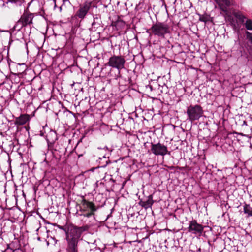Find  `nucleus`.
Instances as JSON below:
<instances>
[{"label": "nucleus", "mask_w": 252, "mask_h": 252, "mask_svg": "<svg viewBox=\"0 0 252 252\" xmlns=\"http://www.w3.org/2000/svg\"><path fill=\"white\" fill-rule=\"evenodd\" d=\"M153 34L164 38L165 35L170 32L169 25L163 22H158L152 25L150 29Z\"/></svg>", "instance_id": "f257e3e1"}, {"label": "nucleus", "mask_w": 252, "mask_h": 252, "mask_svg": "<svg viewBox=\"0 0 252 252\" xmlns=\"http://www.w3.org/2000/svg\"><path fill=\"white\" fill-rule=\"evenodd\" d=\"M203 108L199 105H190L187 109L188 119L192 122L198 120L203 115Z\"/></svg>", "instance_id": "f03ea898"}, {"label": "nucleus", "mask_w": 252, "mask_h": 252, "mask_svg": "<svg viewBox=\"0 0 252 252\" xmlns=\"http://www.w3.org/2000/svg\"><path fill=\"white\" fill-rule=\"evenodd\" d=\"M65 239L67 242L66 252H78V244L80 238L72 234L70 231L66 232Z\"/></svg>", "instance_id": "7ed1b4c3"}, {"label": "nucleus", "mask_w": 252, "mask_h": 252, "mask_svg": "<svg viewBox=\"0 0 252 252\" xmlns=\"http://www.w3.org/2000/svg\"><path fill=\"white\" fill-rule=\"evenodd\" d=\"M33 17V14L25 11L15 24L14 29L19 31L23 27L32 24Z\"/></svg>", "instance_id": "20e7f679"}, {"label": "nucleus", "mask_w": 252, "mask_h": 252, "mask_svg": "<svg viewBox=\"0 0 252 252\" xmlns=\"http://www.w3.org/2000/svg\"><path fill=\"white\" fill-rule=\"evenodd\" d=\"M126 61L121 56H113L110 57L108 62V65L112 67L121 70L124 68Z\"/></svg>", "instance_id": "39448f33"}, {"label": "nucleus", "mask_w": 252, "mask_h": 252, "mask_svg": "<svg viewBox=\"0 0 252 252\" xmlns=\"http://www.w3.org/2000/svg\"><path fill=\"white\" fill-rule=\"evenodd\" d=\"M204 226L198 223L196 220H193L189 222V225L187 228L189 232L198 235L200 236L203 231Z\"/></svg>", "instance_id": "423d86ee"}, {"label": "nucleus", "mask_w": 252, "mask_h": 252, "mask_svg": "<svg viewBox=\"0 0 252 252\" xmlns=\"http://www.w3.org/2000/svg\"><path fill=\"white\" fill-rule=\"evenodd\" d=\"M91 5V1H85L83 4L79 5V9L74 16L80 19H83L90 10Z\"/></svg>", "instance_id": "0eeeda50"}, {"label": "nucleus", "mask_w": 252, "mask_h": 252, "mask_svg": "<svg viewBox=\"0 0 252 252\" xmlns=\"http://www.w3.org/2000/svg\"><path fill=\"white\" fill-rule=\"evenodd\" d=\"M151 150L154 154L157 156H164L166 155L168 152L167 147L160 143L158 144L152 143Z\"/></svg>", "instance_id": "6e6552de"}, {"label": "nucleus", "mask_w": 252, "mask_h": 252, "mask_svg": "<svg viewBox=\"0 0 252 252\" xmlns=\"http://www.w3.org/2000/svg\"><path fill=\"white\" fill-rule=\"evenodd\" d=\"M80 211L86 212L87 211H96L97 208L94 203L90 202L83 198L80 205Z\"/></svg>", "instance_id": "1a4fd4ad"}, {"label": "nucleus", "mask_w": 252, "mask_h": 252, "mask_svg": "<svg viewBox=\"0 0 252 252\" xmlns=\"http://www.w3.org/2000/svg\"><path fill=\"white\" fill-rule=\"evenodd\" d=\"M90 226L87 225L82 227L72 226L70 227V230L69 231L80 238L81 236L82 232L88 230Z\"/></svg>", "instance_id": "9d476101"}, {"label": "nucleus", "mask_w": 252, "mask_h": 252, "mask_svg": "<svg viewBox=\"0 0 252 252\" xmlns=\"http://www.w3.org/2000/svg\"><path fill=\"white\" fill-rule=\"evenodd\" d=\"M30 120V116L28 114H21L19 117L16 118L14 124L16 125L21 126L25 125Z\"/></svg>", "instance_id": "9b49d317"}, {"label": "nucleus", "mask_w": 252, "mask_h": 252, "mask_svg": "<svg viewBox=\"0 0 252 252\" xmlns=\"http://www.w3.org/2000/svg\"><path fill=\"white\" fill-rule=\"evenodd\" d=\"M153 203L154 200L152 195H149L146 200H140L139 202V205L146 209L151 208Z\"/></svg>", "instance_id": "f8f14e48"}, {"label": "nucleus", "mask_w": 252, "mask_h": 252, "mask_svg": "<svg viewBox=\"0 0 252 252\" xmlns=\"http://www.w3.org/2000/svg\"><path fill=\"white\" fill-rule=\"evenodd\" d=\"M102 166H98L96 168H92L90 171L94 172V175L97 179L103 178L105 176V172Z\"/></svg>", "instance_id": "ddd939ff"}, {"label": "nucleus", "mask_w": 252, "mask_h": 252, "mask_svg": "<svg viewBox=\"0 0 252 252\" xmlns=\"http://www.w3.org/2000/svg\"><path fill=\"white\" fill-rule=\"evenodd\" d=\"M233 15L241 23H244L247 20L246 17L241 12H234Z\"/></svg>", "instance_id": "4468645a"}, {"label": "nucleus", "mask_w": 252, "mask_h": 252, "mask_svg": "<svg viewBox=\"0 0 252 252\" xmlns=\"http://www.w3.org/2000/svg\"><path fill=\"white\" fill-rule=\"evenodd\" d=\"M243 208L244 212L247 214L248 217L252 216V207L249 204H245Z\"/></svg>", "instance_id": "2eb2a0df"}, {"label": "nucleus", "mask_w": 252, "mask_h": 252, "mask_svg": "<svg viewBox=\"0 0 252 252\" xmlns=\"http://www.w3.org/2000/svg\"><path fill=\"white\" fill-rule=\"evenodd\" d=\"M246 28L248 30H252V21L250 19H247L245 23Z\"/></svg>", "instance_id": "dca6fc26"}, {"label": "nucleus", "mask_w": 252, "mask_h": 252, "mask_svg": "<svg viewBox=\"0 0 252 252\" xmlns=\"http://www.w3.org/2000/svg\"><path fill=\"white\" fill-rule=\"evenodd\" d=\"M8 2L15 3L17 5L21 6L24 2V0H7Z\"/></svg>", "instance_id": "f3484780"}, {"label": "nucleus", "mask_w": 252, "mask_h": 252, "mask_svg": "<svg viewBox=\"0 0 252 252\" xmlns=\"http://www.w3.org/2000/svg\"><path fill=\"white\" fill-rule=\"evenodd\" d=\"M115 27V29L118 31L120 30V27L122 26H124V23L121 21H118L116 22L114 25H113Z\"/></svg>", "instance_id": "a211bd4d"}, {"label": "nucleus", "mask_w": 252, "mask_h": 252, "mask_svg": "<svg viewBox=\"0 0 252 252\" xmlns=\"http://www.w3.org/2000/svg\"><path fill=\"white\" fill-rule=\"evenodd\" d=\"M199 20L206 23L208 21V17L206 15H201L199 17Z\"/></svg>", "instance_id": "6ab92c4d"}, {"label": "nucleus", "mask_w": 252, "mask_h": 252, "mask_svg": "<svg viewBox=\"0 0 252 252\" xmlns=\"http://www.w3.org/2000/svg\"><path fill=\"white\" fill-rule=\"evenodd\" d=\"M95 211H90V212L89 213H87L86 214H83V215L84 216V217H87V218H89L92 215H94V212Z\"/></svg>", "instance_id": "aec40b11"}, {"label": "nucleus", "mask_w": 252, "mask_h": 252, "mask_svg": "<svg viewBox=\"0 0 252 252\" xmlns=\"http://www.w3.org/2000/svg\"><path fill=\"white\" fill-rule=\"evenodd\" d=\"M8 1L5 2L4 0H0V7L6 6V5L8 3Z\"/></svg>", "instance_id": "412c9836"}, {"label": "nucleus", "mask_w": 252, "mask_h": 252, "mask_svg": "<svg viewBox=\"0 0 252 252\" xmlns=\"http://www.w3.org/2000/svg\"><path fill=\"white\" fill-rule=\"evenodd\" d=\"M58 227L61 229V230H63V231H65V234L66 235V232L69 231L70 230V227H69L67 229H66V228H65L63 226H60V225H58Z\"/></svg>", "instance_id": "4be33fe9"}, {"label": "nucleus", "mask_w": 252, "mask_h": 252, "mask_svg": "<svg viewBox=\"0 0 252 252\" xmlns=\"http://www.w3.org/2000/svg\"><path fill=\"white\" fill-rule=\"evenodd\" d=\"M226 5H229L230 4L229 0H222Z\"/></svg>", "instance_id": "5701e85b"}, {"label": "nucleus", "mask_w": 252, "mask_h": 252, "mask_svg": "<svg viewBox=\"0 0 252 252\" xmlns=\"http://www.w3.org/2000/svg\"><path fill=\"white\" fill-rule=\"evenodd\" d=\"M251 42L252 43V37H251Z\"/></svg>", "instance_id": "b1692460"}]
</instances>
